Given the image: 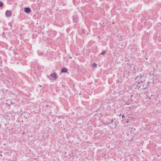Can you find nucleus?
<instances>
[{
	"label": "nucleus",
	"mask_w": 161,
	"mask_h": 161,
	"mask_svg": "<svg viewBox=\"0 0 161 161\" xmlns=\"http://www.w3.org/2000/svg\"><path fill=\"white\" fill-rule=\"evenodd\" d=\"M47 78L50 80H55L57 78V75L56 73L51 74L50 75H47Z\"/></svg>",
	"instance_id": "obj_1"
},
{
	"label": "nucleus",
	"mask_w": 161,
	"mask_h": 161,
	"mask_svg": "<svg viewBox=\"0 0 161 161\" xmlns=\"http://www.w3.org/2000/svg\"><path fill=\"white\" fill-rule=\"evenodd\" d=\"M140 83L138 81H136L135 83L133 84L132 85L131 87L132 89L135 90V89H136L137 88L139 89V88H140V86H139V84Z\"/></svg>",
	"instance_id": "obj_2"
},
{
	"label": "nucleus",
	"mask_w": 161,
	"mask_h": 161,
	"mask_svg": "<svg viewBox=\"0 0 161 161\" xmlns=\"http://www.w3.org/2000/svg\"><path fill=\"white\" fill-rule=\"evenodd\" d=\"M5 14L7 17L11 16L12 15L11 11L7 10Z\"/></svg>",
	"instance_id": "obj_3"
},
{
	"label": "nucleus",
	"mask_w": 161,
	"mask_h": 161,
	"mask_svg": "<svg viewBox=\"0 0 161 161\" xmlns=\"http://www.w3.org/2000/svg\"><path fill=\"white\" fill-rule=\"evenodd\" d=\"M72 19L74 22H77L78 19V15L76 14L73 15L72 16Z\"/></svg>",
	"instance_id": "obj_4"
},
{
	"label": "nucleus",
	"mask_w": 161,
	"mask_h": 161,
	"mask_svg": "<svg viewBox=\"0 0 161 161\" xmlns=\"http://www.w3.org/2000/svg\"><path fill=\"white\" fill-rule=\"evenodd\" d=\"M31 11V9L30 8L26 7L24 8V12L26 13H29Z\"/></svg>",
	"instance_id": "obj_5"
},
{
	"label": "nucleus",
	"mask_w": 161,
	"mask_h": 161,
	"mask_svg": "<svg viewBox=\"0 0 161 161\" xmlns=\"http://www.w3.org/2000/svg\"><path fill=\"white\" fill-rule=\"evenodd\" d=\"M68 71V69L66 68H63L61 70V73H66Z\"/></svg>",
	"instance_id": "obj_6"
},
{
	"label": "nucleus",
	"mask_w": 161,
	"mask_h": 161,
	"mask_svg": "<svg viewBox=\"0 0 161 161\" xmlns=\"http://www.w3.org/2000/svg\"><path fill=\"white\" fill-rule=\"evenodd\" d=\"M143 87L142 88V89H143L144 90H146V92H147V90H148V88L147 87H144V85L142 86Z\"/></svg>",
	"instance_id": "obj_7"
},
{
	"label": "nucleus",
	"mask_w": 161,
	"mask_h": 161,
	"mask_svg": "<svg viewBox=\"0 0 161 161\" xmlns=\"http://www.w3.org/2000/svg\"><path fill=\"white\" fill-rule=\"evenodd\" d=\"M149 99H154L155 97L154 95H151L149 97H148Z\"/></svg>",
	"instance_id": "obj_8"
},
{
	"label": "nucleus",
	"mask_w": 161,
	"mask_h": 161,
	"mask_svg": "<svg viewBox=\"0 0 161 161\" xmlns=\"http://www.w3.org/2000/svg\"><path fill=\"white\" fill-rule=\"evenodd\" d=\"M106 51L105 50L103 51L101 53V55H104L106 53Z\"/></svg>",
	"instance_id": "obj_9"
},
{
	"label": "nucleus",
	"mask_w": 161,
	"mask_h": 161,
	"mask_svg": "<svg viewBox=\"0 0 161 161\" xmlns=\"http://www.w3.org/2000/svg\"><path fill=\"white\" fill-rule=\"evenodd\" d=\"M3 6V3L2 2H0V7H2Z\"/></svg>",
	"instance_id": "obj_10"
},
{
	"label": "nucleus",
	"mask_w": 161,
	"mask_h": 161,
	"mask_svg": "<svg viewBox=\"0 0 161 161\" xmlns=\"http://www.w3.org/2000/svg\"><path fill=\"white\" fill-rule=\"evenodd\" d=\"M97 64L95 63H94L93 64H92V66L93 67H96L97 66Z\"/></svg>",
	"instance_id": "obj_11"
},
{
	"label": "nucleus",
	"mask_w": 161,
	"mask_h": 161,
	"mask_svg": "<svg viewBox=\"0 0 161 161\" xmlns=\"http://www.w3.org/2000/svg\"><path fill=\"white\" fill-rule=\"evenodd\" d=\"M114 119H112V120L111 121V122L109 123H108V125H109L110 124H111V123H113V122H114Z\"/></svg>",
	"instance_id": "obj_12"
},
{
	"label": "nucleus",
	"mask_w": 161,
	"mask_h": 161,
	"mask_svg": "<svg viewBox=\"0 0 161 161\" xmlns=\"http://www.w3.org/2000/svg\"><path fill=\"white\" fill-rule=\"evenodd\" d=\"M10 103L11 104H13L14 103H13V102L12 101H11Z\"/></svg>",
	"instance_id": "obj_13"
},
{
	"label": "nucleus",
	"mask_w": 161,
	"mask_h": 161,
	"mask_svg": "<svg viewBox=\"0 0 161 161\" xmlns=\"http://www.w3.org/2000/svg\"><path fill=\"white\" fill-rule=\"evenodd\" d=\"M9 93H10V94H12L13 95H14V93H12V91H10V92H9Z\"/></svg>",
	"instance_id": "obj_14"
},
{
	"label": "nucleus",
	"mask_w": 161,
	"mask_h": 161,
	"mask_svg": "<svg viewBox=\"0 0 161 161\" xmlns=\"http://www.w3.org/2000/svg\"><path fill=\"white\" fill-rule=\"evenodd\" d=\"M57 118L58 119H60L61 118V117L60 116H58L57 117Z\"/></svg>",
	"instance_id": "obj_15"
},
{
	"label": "nucleus",
	"mask_w": 161,
	"mask_h": 161,
	"mask_svg": "<svg viewBox=\"0 0 161 161\" xmlns=\"http://www.w3.org/2000/svg\"><path fill=\"white\" fill-rule=\"evenodd\" d=\"M129 122V120L128 119H127V120H126V122L127 123H128Z\"/></svg>",
	"instance_id": "obj_16"
},
{
	"label": "nucleus",
	"mask_w": 161,
	"mask_h": 161,
	"mask_svg": "<svg viewBox=\"0 0 161 161\" xmlns=\"http://www.w3.org/2000/svg\"><path fill=\"white\" fill-rule=\"evenodd\" d=\"M125 117L124 116V115H123L122 116V119H123L124 118H125Z\"/></svg>",
	"instance_id": "obj_17"
},
{
	"label": "nucleus",
	"mask_w": 161,
	"mask_h": 161,
	"mask_svg": "<svg viewBox=\"0 0 161 161\" xmlns=\"http://www.w3.org/2000/svg\"><path fill=\"white\" fill-rule=\"evenodd\" d=\"M25 131H23L22 133L23 134H25Z\"/></svg>",
	"instance_id": "obj_18"
},
{
	"label": "nucleus",
	"mask_w": 161,
	"mask_h": 161,
	"mask_svg": "<svg viewBox=\"0 0 161 161\" xmlns=\"http://www.w3.org/2000/svg\"><path fill=\"white\" fill-rule=\"evenodd\" d=\"M147 83V85H148L149 84V82H148Z\"/></svg>",
	"instance_id": "obj_19"
},
{
	"label": "nucleus",
	"mask_w": 161,
	"mask_h": 161,
	"mask_svg": "<svg viewBox=\"0 0 161 161\" xmlns=\"http://www.w3.org/2000/svg\"><path fill=\"white\" fill-rule=\"evenodd\" d=\"M0 156H2V155L1 154H0Z\"/></svg>",
	"instance_id": "obj_20"
},
{
	"label": "nucleus",
	"mask_w": 161,
	"mask_h": 161,
	"mask_svg": "<svg viewBox=\"0 0 161 161\" xmlns=\"http://www.w3.org/2000/svg\"><path fill=\"white\" fill-rule=\"evenodd\" d=\"M39 86H40V87H42V86H41V85Z\"/></svg>",
	"instance_id": "obj_21"
},
{
	"label": "nucleus",
	"mask_w": 161,
	"mask_h": 161,
	"mask_svg": "<svg viewBox=\"0 0 161 161\" xmlns=\"http://www.w3.org/2000/svg\"><path fill=\"white\" fill-rule=\"evenodd\" d=\"M116 124H115V127H116Z\"/></svg>",
	"instance_id": "obj_22"
},
{
	"label": "nucleus",
	"mask_w": 161,
	"mask_h": 161,
	"mask_svg": "<svg viewBox=\"0 0 161 161\" xmlns=\"http://www.w3.org/2000/svg\"><path fill=\"white\" fill-rule=\"evenodd\" d=\"M4 145H5V143H4Z\"/></svg>",
	"instance_id": "obj_23"
}]
</instances>
